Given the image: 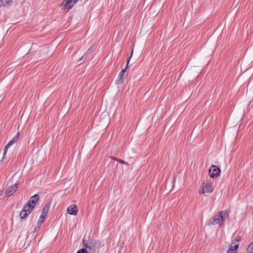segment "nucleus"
Returning a JSON list of instances; mask_svg holds the SVG:
<instances>
[{
  "label": "nucleus",
  "mask_w": 253,
  "mask_h": 253,
  "mask_svg": "<svg viewBox=\"0 0 253 253\" xmlns=\"http://www.w3.org/2000/svg\"><path fill=\"white\" fill-rule=\"evenodd\" d=\"M221 172L220 169L218 166L212 165L209 169V174L211 177L216 178L219 176Z\"/></svg>",
  "instance_id": "obj_3"
},
{
  "label": "nucleus",
  "mask_w": 253,
  "mask_h": 253,
  "mask_svg": "<svg viewBox=\"0 0 253 253\" xmlns=\"http://www.w3.org/2000/svg\"><path fill=\"white\" fill-rule=\"evenodd\" d=\"M43 220H44V219L43 218L42 216H40L39 219L37 223V227H36L35 228V230H36L37 228H39L41 226L43 222Z\"/></svg>",
  "instance_id": "obj_15"
},
{
  "label": "nucleus",
  "mask_w": 253,
  "mask_h": 253,
  "mask_svg": "<svg viewBox=\"0 0 253 253\" xmlns=\"http://www.w3.org/2000/svg\"><path fill=\"white\" fill-rule=\"evenodd\" d=\"M39 196L38 194H35L30 198V200L28 201V204H30V205L33 206V208H35V207L38 204V202L39 200Z\"/></svg>",
  "instance_id": "obj_8"
},
{
  "label": "nucleus",
  "mask_w": 253,
  "mask_h": 253,
  "mask_svg": "<svg viewBox=\"0 0 253 253\" xmlns=\"http://www.w3.org/2000/svg\"><path fill=\"white\" fill-rule=\"evenodd\" d=\"M248 253H253V242L251 243L247 249Z\"/></svg>",
  "instance_id": "obj_14"
},
{
  "label": "nucleus",
  "mask_w": 253,
  "mask_h": 253,
  "mask_svg": "<svg viewBox=\"0 0 253 253\" xmlns=\"http://www.w3.org/2000/svg\"><path fill=\"white\" fill-rule=\"evenodd\" d=\"M86 54H84V56H83L82 57H81V58L79 59L78 61H79V62H83V61L84 60V59L85 58H86Z\"/></svg>",
  "instance_id": "obj_19"
},
{
  "label": "nucleus",
  "mask_w": 253,
  "mask_h": 253,
  "mask_svg": "<svg viewBox=\"0 0 253 253\" xmlns=\"http://www.w3.org/2000/svg\"><path fill=\"white\" fill-rule=\"evenodd\" d=\"M11 0H0V5H10L11 3Z\"/></svg>",
  "instance_id": "obj_13"
},
{
  "label": "nucleus",
  "mask_w": 253,
  "mask_h": 253,
  "mask_svg": "<svg viewBox=\"0 0 253 253\" xmlns=\"http://www.w3.org/2000/svg\"><path fill=\"white\" fill-rule=\"evenodd\" d=\"M228 216L229 214L227 211H222L211 218L209 220L208 224L211 225L219 223L220 225H222L223 224L226 218H228Z\"/></svg>",
  "instance_id": "obj_1"
},
{
  "label": "nucleus",
  "mask_w": 253,
  "mask_h": 253,
  "mask_svg": "<svg viewBox=\"0 0 253 253\" xmlns=\"http://www.w3.org/2000/svg\"><path fill=\"white\" fill-rule=\"evenodd\" d=\"M92 47V45L90 47V49H88L87 51V52H89V50Z\"/></svg>",
  "instance_id": "obj_25"
},
{
  "label": "nucleus",
  "mask_w": 253,
  "mask_h": 253,
  "mask_svg": "<svg viewBox=\"0 0 253 253\" xmlns=\"http://www.w3.org/2000/svg\"><path fill=\"white\" fill-rule=\"evenodd\" d=\"M77 253H87V251L84 249L79 250Z\"/></svg>",
  "instance_id": "obj_18"
},
{
  "label": "nucleus",
  "mask_w": 253,
  "mask_h": 253,
  "mask_svg": "<svg viewBox=\"0 0 253 253\" xmlns=\"http://www.w3.org/2000/svg\"><path fill=\"white\" fill-rule=\"evenodd\" d=\"M20 136L19 132H17L16 135L5 145L4 149L3 157L5 155L7 149L15 143L17 142Z\"/></svg>",
  "instance_id": "obj_4"
},
{
  "label": "nucleus",
  "mask_w": 253,
  "mask_h": 253,
  "mask_svg": "<svg viewBox=\"0 0 253 253\" xmlns=\"http://www.w3.org/2000/svg\"><path fill=\"white\" fill-rule=\"evenodd\" d=\"M50 205H51L50 202H49L44 205L43 208L42 210V211H43L44 214H47L48 211L49 210V208L50 207Z\"/></svg>",
  "instance_id": "obj_12"
},
{
  "label": "nucleus",
  "mask_w": 253,
  "mask_h": 253,
  "mask_svg": "<svg viewBox=\"0 0 253 253\" xmlns=\"http://www.w3.org/2000/svg\"><path fill=\"white\" fill-rule=\"evenodd\" d=\"M34 208L30 204H27L20 213V216L22 219L26 218L33 211Z\"/></svg>",
  "instance_id": "obj_2"
},
{
  "label": "nucleus",
  "mask_w": 253,
  "mask_h": 253,
  "mask_svg": "<svg viewBox=\"0 0 253 253\" xmlns=\"http://www.w3.org/2000/svg\"><path fill=\"white\" fill-rule=\"evenodd\" d=\"M77 208L75 205H71L67 209V212L71 215H76L77 213Z\"/></svg>",
  "instance_id": "obj_9"
},
{
  "label": "nucleus",
  "mask_w": 253,
  "mask_h": 253,
  "mask_svg": "<svg viewBox=\"0 0 253 253\" xmlns=\"http://www.w3.org/2000/svg\"><path fill=\"white\" fill-rule=\"evenodd\" d=\"M241 239V236H237L233 240V241L232 242V244H234L235 245L236 244V242H239Z\"/></svg>",
  "instance_id": "obj_17"
},
{
  "label": "nucleus",
  "mask_w": 253,
  "mask_h": 253,
  "mask_svg": "<svg viewBox=\"0 0 253 253\" xmlns=\"http://www.w3.org/2000/svg\"><path fill=\"white\" fill-rule=\"evenodd\" d=\"M175 177H174L173 179V180H172V183L175 182Z\"/></svg>",
  "instance_id": "obj_24"
},
{
  "label": "nucleus",
  "mask_w": 253,
  "mask_h": 253,
  "mask_svg": "<svg viewBox=\"0 0 253 253\" xmlns=\"http://www.w3.org/2000/svg\"><path fill=\"white\" fill-rule=\"evenodd\" d=\"M133 49H131V53H130V56L128 57V58L127 59V61H126V67H125V69H126V68H127L128 67V65L129 64V60L132 55V54H133Z\"/></svg>",
  "instance_id": "obj_16"
},
{
  "label": "nucleus",
  "mask_w": 253,
  "mask_h": 253,
  "mask_svg": "<svg viewBox=\"0 0 253 253\" xmlns=\"http://www.w3.org/2000/svg\"><path fill=\"white\" fill-rule=\"evenodd\" d=\"M47 215V214H44L43 211H42V214L41 216H42L43 218L44 219V217Z\"/></svg>",
  "instance_id": "obj_22"
},
{
  "label": "nucleus",
  "mask_w": 253,
  "mask_h": 253,
  "mask_svg": "<svg viewBox=\"0 0 253 253\" xmlns=\"http://www.w3.org/2000/svg\"><path fill=\"white\" fill-rule=\"evenodd\" d=\"M203 188L202 190L201 191V193L202 194L205 193H211L213 190V188H212V186L211 185V183H205L203 182Z\"/></svg>",
  "instance_id": "obj_6"
},
{
  "label": "nucleus",
  "mask_w": 253,
  "mask_h": 253,
  "mask_svg": "<svg viewBox=\"0 0 253 253\" xmlns=\"http://www.w3.org/2000/svg\"><path fill=\"white\" fill-rule=\"evenodd\" d=\"M74 0H63L61 3V6H62L65 10H70L73 6Z\"/></svg>",
  "instance_id": "obj_7"
},
{
  "label": "nucleus",
  "mask_w": 253,
  "mask_h": 253,
  "mask_svg": "<svg viewBox=\"0 0 253 253\" xmlns=\"http://www.w3.org/2000/svg\"><path fill=\"white\" fill-rule=\"evenodd\" d=\"M79 0H75L73 2L74 3H75L77 1H79Z\"/></svg>",
  "instance_id": "obj_26"
},
{
  "label": "nucleus",
  "mask_w": 253,
  "mask_h": 253,
  "mask_svg": "<svg viewBox=\"0 0 253 253\" xmlns=\"http://www.w3.org/2000/svg\"><path fill=\"white\" fill-rule=\"evenodd\" d=\"M112 159L114 160V161H117L119 162V160H120V159H118L116 157H112Z\"/></svg>",
  "instance_id": "obj_23"
},
{
  "label": "nucleus",
  "mask_w": 253,
  "mask_h": 253,
  "mask_svg": "<svg viewBox=\"0 0 253 253\" xmlns=\"http://www.w3.org/2000/svg\"><path fill=\"white\" fill-rule=\"evenodd\" d=\"M101 244V242L100 241H99L98 240H97V242H96V247L100 246Z\"/></svg>",
  "instance_id": "obj_21"
},
{
  "label": "nucleus",
  "mask_w": 253,
  "mask_h": 253,
  "mask_svg": "<svg viewBox=\"0 0 253 253\" xmlns=\"http://www.w3.org/2000/svg\"><path fill=\"white\" fill-rule=\"evenodd\" d=\"M119 162L121 164H125V165H128V163L123 160H119Z\"/></svg>",
  "instance_id": "obj_20"
},
{
  "label": "nucleus",
  "mask_w": 253,
  "mask_h": 253,
  "mask_svg": "<svg viewBox=\"0 0 253 253\" xmlns=\"http://www.w3.org/2000/svg\"><path fill=\"white\" fill-rule=\"evenodd\" d=\"M126 69H123L122 71L120 72V73L118 75V78L116 80V84H121L123 83V76L124 75V73L126 72Z\"/></svg>",
  "instance_id": "obj_10"
},
{
  "label": "nucleus",
  "mask_w": 253,
  "mask_h": 253,
  "mask_svg": "<svg viewBox=\"0 0 253 253\" xmlns=\"http://www.w3.org/2000/svg\"><path fill=\"white\" fill-rule=\"evenodd\" d=\"M19 186V183H16L11 186H8L5 192L6 194L9 196L13 195L17 190Z\"/></svg>",
  "instance_id": "obj_5"
},
{
  "label": "nucleus",
  "mask_w": 253,
  "mask_h": 253,
  "mask_svg": "<svg viewBox=\"0 0 253 253\" xmlns=\"http://www.w3.org/2000/svg\"><path fill=\"white\" fill-rule=\"evenodd\" d=\"M239 245V244L234 245L232 243L230 247L227 251V253H236Z\"/></svg>",
  "instance_id": "obj_11"
}]
</instances>
